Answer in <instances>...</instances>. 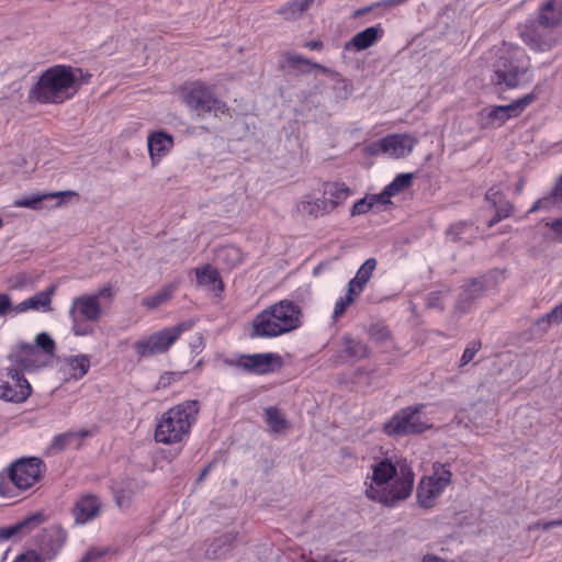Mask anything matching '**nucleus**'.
<instances>
[{"label": "nucleus", "instance_id": "nucleus-37", "mask_svg": "<svg viewBox=\"0 0 562 562\" xmlns=\"http://www.w3.org/2000/svg\"><path fill=\"white\" fill-rule=\"evenodd\" d=\"M115 550L109 546H94L89 548L79 562H103L106 558L112 557Z\"/></svg>", "mask_w": 562, "mask_h": 562}, {"label": "nucleus", "instance_id": "nucleus-61", "mask_svg": "<svg viewBox=\"0 0 562 562\" xmlns=\"http://www.w3.org/2000/svg\"><path fill=\"white\" fill-rule=\"evenodd\" d=\"M373 8L397 7L395 0H383L372 4Z\"/></svg>", "mask_w": 562, "mask_h": 562}, {"label": "nucleus", "instance_id": "nucleus-57", "mask_svg": "<svg viewBox=\"0 0 562 562\" xmlns=\"http://www.w3.org/2000/svg\"><path fill=\"white\" fill-rule=\"evenodd\" d=\"M557 526H562V519L541 521L537 524V527L543 530H548Z\"/></svg>", "mask_w": 562, "mask_h": 562}, {"label": "nucleus", "instance_id": "nucleus-11", "mask_svg": "<svg viewBox=\"0 0 562 562\" xmlns=\"http://www.w3.org/2000/svg\"><path fill=\"white\" fill-rule=\"evenodd\" d=\"M416 143L417 138L412 134H390L367 144L364 151L372 156L383 155L387 158L400 159L408 156Z\"/></svg>", "mask_w": 562, "mask_h": 562}, {"label": "nucleus", "instance_id": "nucleus-8", "mask_svg": "<svg viewBox=\"0 0 562 562\" xmlns=\"http://www.w3.org/2000/svg\"><path fill=\"white\" fill-rule=\"evenodd\" d=\"M192 321L182 322L176 326L165 327L158 331L142 336L133 342L132 349L138 359L149 358L167 352L179 337L193 327Z\"/></svg>", "mask_w": 562, "mask_h": 562}, {"label": "nucleus", "instance_id": "nucleus-55", "mask_svg": "<svg viewBox=\"0 0 562 562\" xmlns=\"http://www.w3.org/2000/svg\"><path fill=\"white\" fill-rule=\"evenodd\" d=\"M180 378H181L180 373H175V372L165 373L159 379V385L167 386L171 382L180 380Z\"/></svg>", "mask_w": 562, "mask_h": 562}, {"label": "nucleus", "instance_id": "nucleus-31", "mask_svg": "<svg viewBox=\"0 0 562 562\" xmlns=\"http://www.w3.org/2000/svg\"><path fill=\"white\" fill-rule=\"evenodd\" d=\"M539 22L543 26H554L562 22V0H549L540 10Z\"/></svg>", "mask_w": 562, "mask_h": 562}, {"label": "nucleus", "instance_id": "nucleus-43", "mask_svg": "<svg viewBox=\"0 0 562 562\" xmlns=\"http://www.w3.org/2000/svg\"><path fill=\"white\" fill-rule=\"evenodd\" d=\"M33 346L36 347L42 353H45L47 359L52 361L55 353L56 344L50 335L45 331L40 333L36 335L35 345Z\"/></svg>", "mask_w": 562, "mask_h": 562}, {"label": "nucleus", "instance_id": "nucleus-42", "mask_svg": "<svg viewBox=\"0 0 562 562\" xmlns=\"http://www.w3.org/2000/svg\"><path fill=\"white\" fill-rule=\"evenodd\" d=\"M412 180V173H401L396 176L394 180L385 187V194L391 195V198L397 195L411 186Z\"/></svg>", "mask_w": 562, "mask_h": 562}, {"label": "nucleus", "instance_id": "nucleus-41", "mask_svg": "<svg viewBox=\"0 0 562 562\" xmlns=\"http://www.w3.org/2000/svg\"><path fill=\"white\" fill-rule=\"evenodd\" d=\"M359 296H360V294H355L351 291V288H349L347 285V292H346L345 296L339 297L335 303L334 311H333L334 321H337L338 318H340L346 313L347 308L349 306H351Z\"/></svg>", "mask_w": 562, "mask_h": 562}, {"label": "nucleus", "instance_id": "nucleus-2", "mask_svg": "<svg viewBox=\"0 0 562 562\" xmlns=\"http://www.w3.org/2000/svg\"><path fill=\"white\" fill-rule=\"evenodd\" d=\"M90 75L83 79L82 70L65 65L46 69L30 91V99L44 104H59L71 99L80 83L88 82Z\"/></svg>", "mask_w": 562, "mask_h": 562}, {"label": "nucleus", "instance_id": "nucleus-26", "mask_svg": "<svg viewBox=\"0 0 562 562\" xmlns=\"http://www.w3.org/2000/svg\"><path fill=\"white\" fill-rule=\"evenodd\" d=\"M495 414L494 407L485 402H479L472 405L469 423H465V427H472L477 434L481 430L490 427V422L493 419Z\"/></svg>", "mask_w": 562, "mask_h": 562}, {"label": "nucleus", "instance_id": "nucleus-50", "mask_svg": "<svg viewBox=\"0 0 562 562\" xmlns=\"http://www.w3.org/2000/svg\"><path fill=\"white\" fill-rule=\"evenodd\" d=\"M74 435L71 432L60 434L54 437L50 449L53 451H60L65 449L70 440L72 439Z\"/></svg>", "mask_w": 562, "mask_h": 562}, {"label": "nucleus", "instance_id": "nucleus-49", "mask_svg": "<svg viewBox=\"0 0 562 562\" xmlns=\"http://www.w3.org/2000/svg\"><path fill=\"white\" fill-rule=\"evenodd\" d=\"M480 348H481V342L471 341L467 346V348L464 349V351L461 356L460 366L463 367V366H467L469 362H471L473 360V358L475 357V355L477 353V351L480 350Z\"/></svg>", "mask_w": 562, "mask_h": 562}, {"label": "nucleus", "instance_id": "nucleus-38", "mask_svg": "<svg viewBox=\"0 0 562 562\" xmlns=\"http://www.w3.org/2000/svg\"><path fill=\"white\" fill-rule=\"evenodd\" d=\"M71 323V331L75 336H90L94 333L93 322L88 318L80 317L77 314H68Z\"/></svg>", "mask_w": 562, "mask_h": 562}, {"label": "nucleus", "instance_id": "nucleus-7", "mask_svg": "<svg viewBox=\"0 0 562 562\" xmlns=\"http://www.w3.org/2000/svg\"><path fill=\"white\" fill-rule=\"evenodd\" d=\"M179 93L186 106L199 116L207 113L220 115L227 111L226 103L217 98L213 89L203 81L188 82L179 89Z\"/></svg>", "mask_w": 562, "mask_h": 562}, {"label": "nucleus", "instance_id": "nucleus-48", "mask_svg": "<svg viewBox=\"0 0 562 562\" xmlns=\"http://www.w3.org/2000/svg\"><path fill=\"white\" fill-rule=\"evenodd\" d=\"M374 207L371 199L369 195H367L366 198L363 199H360L359 201H357L353 205H352V209H351V215L352 216H358V215H362V214H366L368 213L369 211H371L372 209Z\"/></svg>", "mask_w": 562, "mask_h": 562}, {"label": "nucleus", "instance_id": "nucleus-44", "mask_svg": "<svg viewBox=\"0 0 562 562\" xmlns=\"http://www.w3.org/2000/svg\"><path fill=\"white\" fill-rule=\"evenodd\" d=\"M47 535H48V538L53 540L52 552L46 551L45 547H43L42 550L47 555V558L50 559V558H54L57 554V552L61 549V547L64 546L65 540H66V535L61 530L56 529V528H52V529L47 530Z\"/></svg>", "mask_w": 562, "mask_h": 562}, {"label": "nucleus", "instance_id": "nucleus-27", "mask_svg": "<svg viewBox=\"0 0 562 562\" xmlns=\"http://www.w3.org/2000/svg\"><path fill=\"white\" fill-rule=\"evenodd\" d=\"M350 195V189L339 181L326 182L323 186V200L329 211L333 212L342 204Z\"/></svg>", "mask_w": 562, "mask_h": 562}, {"label": "nucleus", "instance_id": "nucleus-10", "mask_svg": "<svg viewBox=\"0 0 562 562\" xmlns=\"http://www.w3.org/2000/svg\"><path fill=\"white\" fill-rule=\"evenodd\" d=\"M426 405L417 404L401 409L384 424V432L389 436H403L419 434L432 426L431 419L427 416Z\"/></svg>", "mask_w": 562, "mask_h": 562}, {"label": "nucleus", "instance_id": "nucleus-22", "mask_svg": "<svg viewBox=\"0 0 562 562\" xmlns=\"http://www.w3.org/2000/svg\"><path fill=\"white\" fill-rule=\"evenodd\" d=\"M68 314H77L88 321L98 322L103 315V310L95 296L83 294L72 299Z\"/></svg>", "mask_w": 562, "mask_h": 562}, {"label": "nucleus", "instance_id": "nucleus-15", "mask_svg": "<svg viewBox=\"0 0 562 562\" xmlns=\"http://www.w3.org/2000/svg\"><path fill=\"white\" fill-rule=\"evenodd\" d=\"M77 196V193L71 190L56 191V192H36L22 195L14 200L15 207H24L33 211H41L43 209H55L64 204L65 198Z\"/></svg>", "mask_w": 562, "mask_h": 562}, {"label": "nucleus", "instance_id": "nucleus-40", "mask_svg": "<svg viewBox=\"0 0 562 562\" xmlns=\"http://www.w3.org/2000/svg\"><path fill=\"white\" fill-rule=\"evenodd\" d=\"M345 352L355 359H363L369 356L368 346L359 340L352 339L350 337L344 338Z\"/></svg>", "mask_w": 562, "mask_h": 562}, {"label": "nucleus", "instance_id": "nucleus-9", "mask_svg": "<svg viewBox=\"0 0 562 562\" xmlns=\"http://www.w3.org/2000/svg\"><path fill=\"white\" fill-rule=\"evenodd\" d=\"M452 482V472L447 463L436 462L432 471L424 475L416 491L417 502L423 508H432L438 498L445 493Z\"/></svg>", "mask_w": 562, "mask_h": 562}, {"label": "nucleus", "instance_id": "nucleus-39", "mask_svg": "<svg viewBox=\"0 0 562 562\" xmlns=\"http://www.w3.org/2000/svg\"><path fill=\"white\" fill-rule=\"evenodd\" d=\"M5 284L10 290L32 289L35 285V279L29 273L21 271L7 278Z\"/></svg>", "mask_w": 562, "mask_h": 562}, {"label": "nucleus", "instance_id": "nucleus-59", "mask_svg": "<svg viewBox=\"0 0 562 562\" xmlns=\"http://www.w3.org/2000/svg\"><path fill=\"white\" fill-rule=\"evenodd\" d=\"M192 349L198 352L204 348L203 337L201 335H196L195 340L191 344Z\"/></svg>", "mask_w": 562, "mask_h": 562}, {"label": "nucleus", "instance_id": "nucleus-14", "mask_svg": "<svg viewBox=\"0 0 562 562\" xmlns=\"http://www.w3.org/2000/svg\"><path fill=\"white\" fill-rule=\"evenodd\" d=\"M8 359L11 366L18 368L22 373L45 368L50 362L45 353H42L33 345L25 342L14 346L8 355Z\"/></svg>", "mask_w": 562, "mask_h": 562}, {"label": "nucleus", "instance_id": "nucleus-17", "mask_svg": "<svg viewBox=\"0 0 562 562\" xmlns=\"http://www.w3.org/2000/svg\"><path fill=\"white\" fill-rule=\"evenodd\" d=\"M240 367L248 372L266 374L279 370L282 367L280 355L273 352L254 353L240 359Z\"/></svg>", "mask_w": 562, "mask_h": 562}, {"label": "nucleus", "instance_id": "nucleus-29", "mask_svg": "<svg viewBox=\"0 0 562 562\" xmlns=\"http://www.w3.org/2000/svg\"><path fill=\"white\" fill-rule=\"evenodd\" d=\"M378 261L375 258L367 259L357 270L356 276L348 282V286L355 294L363 292L367 283L370 281L376 268Z\"/></svg>", "mask_w": 562, "mask_h": 562}, {"label": "nucleus", "instance_id": "nucleus-6", "mask_svg": "<svg viewBox=\"0 0 562 562\" xmlns=\"http://www.w3.org/2000/svg\"><path fill=\"white\" fill-rule=\"evenodd\" d=\"M529 58L525 50L514 44L504 43L495 52L491 81L495 86L514 89L528 81Z\"/></svg>", "mask_w": 562, "mask_h": 562}, {"label": "nucleus", "instance_id": "nucleus-56", "mask_svg": "<svg viewBox=\"0 0 562 562\" xmlns=\"http://www.w3.org/2000/svg\"><path fill=\"white\" fill-rule=\"evenodd\" d=\"M13 562H40V560L34 552H27L18 557Z\"/></svg>", "mask_w": 562, "mask_h": 562}, {"label": "nucleus", "instance_id": "nucleus-12", "mask_svg": "<svg viewBox=\"0 0 562 562\" xmlns=\"http://www.w3.org/2000/svg\"><path fill=\"white\" fill-rule=\"evenodd\" d=\"M536 100V94L529 93L506 105L488 106L480 111L479 123L482 128H497L512 117L518 116Z\"/></svg>", "mask_w": 562, "mask_h": 562}, {"label": "nucleus", "instance_id": "nucleus-23", "mask_svg": "<svg viewBox=\"0 0 562 562\" xmlns=\"http://www.w3.org/2000/svg\"><path fill=\"white\" fill-rule=\"evenodd\" d=\"M384 35V29L381 24L367 27L366 30L358 32L353 37L345 43L344 50H364L378 43Z\"/></svg>", "mask_w": 562, "mask_h": 562}, {"label": "nucleus", "instance_id": "nucleus-30", "mask_svg": "<svg viewBox=\"0 0 562 562\" xmlns=\"http://www.w3.org/2000/svg\"><path fill=\"white\" fill-rule=\"evenodd\" d=\"M519 34L522 41L532 49L544 52L552 46L551 42L542 38V35L538 33L533 22L520 25Z\"/></svg>", "mask_w": 562, "mask_h": 562}, {"label": "nucleus", "instance_id": "nucleus-16", "mask_svg": "<svg viewBox=\"0 0 562 562\" xmlns=\"http://www.w3.org/2000/svg\"><path fill=\"white\" fill-rule=\"evenodd\" d=\"M45 521L42 513H34L24 519L0 528V543L19 541L37 529Z\"/></svg>", "mask_w": 562, "mask_h": 562}, {"label": "nucleus", "instance_id": "nucleus-18", "mask_svg": "<svg viewBox=\"0 0 562 562\" xmlns=\"http://www.w3.org/2000/svg\"><path fill=\"white\" fill-rule=\"evenodd\" d=\"M57 290L56 284H50L46 290L35 293L14 306V315L29 311L49 313L53 311V296Z\"/></svg>", "mask_w": 562, "mask_h": 562}, {"label": "nucleus", "instance_id": "nucleus-62", "mask_svg": "<svg viewBox=\"0 0 562 562\" xmlns=\"http://www.w3.org/2000/svg\"><path fill=\"white\" fill-rule=\"evenodd\" d=\"M212 554L215 557H220L224 554L225 550H222V548L217 544V541H215L212 546Z\"/></svg>", "mask_w": 562, "mask_h": 562}, {"label": "nucleus", "instance_id": "nucleus-54", "mask_svg": "<svg viewBox=\"0 0 562 562\" xmlns=\"http://www.w3.org/2000/svg\"><path fill=\"white\" fill-rule=\"evenodd\" d=\"M374 207L379 204L381 205H386V204H390L391 203V195H386L385 194V188L383 189L382 192L378 193V194H371L369 195Z\"/></svg>", "mask_w": 562, "mask_h": 562}, {"label": "nucleus", "instance_id": "nucleus-24", "mask_svg": "<svg viewBox=\"0 0 562 562\" xmlns=\"http://www.w3.org/2000/svg\"><path fill=\"white\" fill-rule=\"evenodd\" d=\"M295 213L301 217L317 218L329 214V211L323 198L308 193L297 200L295 203Z\"/></svg>", "mask_w": 562, "mask_h": 562}, {"label": "nucleus", "instance_id": "nucleus-45", "mask_svg": "<svg viewBox=\"0 0 562 562\" xmlns=\"http://www.w3.org/2000/svg\"><path fill=\"white\" fill-rule=\"evenodd\" d=\"M284 58H285L286 63L292 67L299 68L301 66L310 65L313 68L322 70L323 72L328 71L326 67H324L319 64H312L308 59L304 58L302 55H300L297 53H293V52L286 53L284 55Z\"/></svg>", "mask_w": 562, "mask_h": 562}, {"label": "nucleus", "instance_id": "nucleus-5", "mask_svg": "<svg viewBox=\"0 0 562 562\" xmlns=\"http://www.w3.org/2000/svg\"><path fill=\"white\" fill-rule=\"evenodd\" d=\"M199 411V402L188 400L162 413L155 428V441L162 445L184 442L196 422Z\"/></svg>", "mask_w": 562, "mask_h": 562}, {"label": "nucleus", "instance_id": "nucleus-60", "mask_svg": "<svg viewBox=\"0 0 562 562\" xmlns=\"http://www.w3.org/2000/svg\"><path fill=\"white\" fill-rule=\"evenodd\" d=\"M304 46L312 50H319L323 47V43L321 41H308L304 44Z\"/></svg>", "mask_w": 562, "mask_h": 562}, {"label": "nucleus", "instance_id": "nucleus-3", "mask_svg": "<svg viewBox=\"0 0 562 562\" xmlns=\"http://www.w3.org/2000/svg\"><path fill=\"white\" fill-rule=\"evenodd\" d=\"M302 310L290 300H281L259 314L252 321L251 337L274 338L302 326Z\"/></svg>", "mask_w": 562, "mask_h": 562}, {"label": "nucleus", "instance_id": "nucleus-4", "mask_svg": "<svg viewBox=\"0 0 562 562\" xmlns=\"http://www.w3.org/2000/svg\"><path fill=\"white\" fill-rule=\"evenodd\" d=\"M46 465L41 458L24 457L13 461L0 472V496L7 499L21 497L41 482Z\"/></svg>", "mask_w": 562, "mask_h": 562}, {"label": "nucleus", "instance_id": "nucleus-34", "mask_svg": "<svg viewBox=\"0 0 562 562\" xmlns=\"http://www.w3.org/2000/svg\"><path fill=\"white\" fill-rule=\"evenodd\" d=\"M139 491L138 485L135 482L126 481L121 487L113 490L116 505L121 509L130 507L133 496Z\"/></svg>", "mask_w": 562, "mask_h": 562}, {"label": "nucleus", "instance_id": "nucleus-25", "mask_svg": "<svg viewBox=\"0 0 562 562\" xmlns=\"http://www.w3.org/2000/svg\"><path fill=\"white\" fill-rule=\"evenodd\" d=\"M90 357L85 353L68 356L63 360L61 371L66 380L78 381L82 379L90 369Z\"/></svg>", "mask_w": 562, "mask_h": 562}, {"label": "nucleus", "instance_id": "nucleus-53", "mask_svg": "<svg viewBox=\"0 0 562 562\" xmlns=\"http://www.w3.org/2000/svg\"><path fill=\"white\" fill-rule=\"evenodd\" d=\"M14 306L11 297L5 293H0V317L8 313L14 314Z\"/></svg>", "mask_w": 562, "mask_h": 562}, {"label": "nucleus", "instance_id": "nucleus-13", "mask_svg": "<svg viewBox=\"0 0 562 562\" xmlns=\"http://www.w3.org/2000/svg\"><path fill=\"white\" fill-rule=\"evenodd\" d=\"M32 394V386L18 368L10 364L0 371V398L11 403H24Z\"/></svg>", "mask_w": 562, "mask_h": 562}, {"label": "nucleus", "instance_id": "nucleus-32", "mask_svg": "<svg viewBox=\"0 0 562 562\" xmlns=\"http://www.w3.org/2000/svg\"><path fill=\"white\" fill-rule=\"evenodd\" d=\"M178 285H179L178 281H173L169 284L164 285L154 295L144 297L142 300V305L149 310H155V308L166 304L173 297V295L178 289Z\"/></svg>", "mask_w": 562, "mask_h": 562}, {"label": "nucleus", "instance_id": "nucleus-20", "mask_svg": "<svg viewBox=\"0 0 562 562\" xmlns=\"http://www.w3.org/2000/svg\"><path fill=\"white\" fill-rule=\"evenodd\" d=\"M196 284L214 297H220L224 284L216 268L211 265L196 267L194 270Z\"/></svg>", "mask_w": 562, "mask_h": 562}, {"label": "nucleus", "instance_id": "nucleus-19", "mask_svg": "<svg viewBox=\"0 0 562 562\" xmlns=\"http://www.w3.org/2000/svg\"><path fill=\"white\" fill-rule=\"evenodd\" d=\"M147 147L153 167H156L173 147V136L164 131H156L148 135Z\"/></svg>", "mask_w": 562, "mask_h": 562}, {"label": "nucleus", "instance_id": "nucleus-46", "mask_svg": "<svg viewBox=\"0 0 562 562\" xmlns=\"http://www.w3.org/2000/svg\"><path fill=\"white\" fill-rule=\"evenodd\" d=\"M562 323V303L558 306H555L550 313L546 314L544 316H542L537 325L546 330L547 329V326H544L543 324H547L548 326L550 325H553V324H560Z\"/></svg>", "mask_w": 562, "mask_h": 562}, {"label": "nucleus", "instance_id": "nucleus-35", "mask_svg": "<svg viewBox=\"0 0 562 562\" xmlns=\"http://www.w3.org/2000/svg\"><path fill=\"white\" fill-rule=\"evenodd\" d=\"M314 0H294L282 5L278 13L285 20H295L305 12Z\"/></svg>", "mask_w": 562, "mask_h": 562}, {"label": "nucleus", "instance_id": "nucleus-36", "mask_svg": "<svg viewBox=\"0 0 562 562\" xmlns=\"http://www.w3.org/2000/svg\"><path fill=\"white\" fill-rule=\"evenodd\" d=\"M265 420L274 434H281L289 427L288 420L277 407L270 406L265 409Z\"/></svg>", "mask_w": 562, "mask_h": 562}, {"label": "nucleus", "instance_id": "nucleus-28", "mask_svg": "<svg viewBox=\"0 0 562 562\" xmlns=\"http://www.w3.org/2000/svg\"><path fill=\"white\" fill-rule=\"evenodd\" d=\"M486 200L490 201L495 209V215L488 223L490 227L512 214V203L504 199V195L498 189L491 188L486 192Z\"/></svg>", "mask_w": 562, "mask_h": 562}, {"label": "nucleus", "instance_id": "nucleus-63", "mask_svg": "<svg viewBox=\"0 0 562 562\" xmlns=\"http://www.w3.org/2000/svg\"><path fill=\"white\" fill-rule=\"evenodd\" d=\"M372 9H374L372 5L371 7H368V8H362V9H359L355 12V16H360L362 14H366L368 12H370Z\"/></svg>", "mask_w": 562, "mask_h": 562}, {"label": "nucleus", "instance_id": "nucleus-51", "mask_svg": "<svg viewBox=\"0 0 562 562\" xmlns=\"http://www.w3.org/2000/svg\"><path fill=\"white\" fill-rule=\"evenodd\" d=\"M90 295L95 296V299L98 300V303H100V304H101L102 300H105L110 303L114 299L115 290H114L113 285L106 284Z\"/></svg>", "mask_w": 562, "mask_h": 562}, {"label": "nucleus", "instance_id": "nucleus-47", "mask_svg": "<svg viewBox=\"0 0 562 562\" xmlns=\"http://www.w3.org/2000/svg\"><path fill=\"white\" fill-rule=\"evenodd\" d=\"M546 226L549 229L550 237L555 241L562 243V216L548 221Z\"/></svg>", "mask_w": 562, "mask_h": 562}, {"label": "nucleus", "instance_id": "nucleus-21", "mask_svg": "<svg viewBox=\"0 0 562 562\" xmlns=\"http://www.w3.org/2000/svg\"><path fill=\"white\" fill-rule=\"evenodd\" d=\"M101 502L98 496L92 494L81 495L77 498L71 509L77 524L83 525L99 516Z\"/></svg>", "mask_w": 562, "mask_h": 562}, {"label": "nucleus", "instance_id": "nucleus-64", "mask_svg": "<svg viewBox=\"0 0 562 562\" xmlns=\"http://www.w3.org/2000/svg\"><path fill=\"white\" fill-rule=\"evenodd\" d=\"M456 418L458 419V423L459 424H462L464 422V416H463V412H458L457 415H456Z\"/></svg>", "mask_w": 562, "mask_h": 562}, {"label": "nucleus", "instance_id": "nucleus-52", "mask_svg": "<svg viewBox=\"0 0 562 562\" xmlns=\"http://www.w3.org/2000/svg\"><path fill=\"white\" fill-rule=\"evenodd\" d=\"M484 284L482 280H473L471 281L463 290L462 295L468 297H474L479 293L484 290Z\"/></svg>", "mask_w": 562, "mask_h": 562}, {"label": "nucleus", "instance_id": "nucleus-58", "mask_svg": "<svg viewBox=\"0 0 562 562\" xmlns=\"http://www.w3.org/2000/svg\"><path fill=\"white\" fill-rule=\"evenodd\" d=\"M371 335L375 337L376 339H386L389 337V330L384 327L381 328H372Z\"/></svg>", "mask_w": 562, "mask_h": 562}, {"label": "nucleus", "instance_id": "nucleus-33", "mask_svg": "<svg viewBox=\"0 0 562 562\" xmlns=\"http://www.w3.org/2000/svg\"><path fill=\"white\" fill-rule=\"evenodd\" d=\"M560 203H562V177L558 180L551 193L537 200L528 213H535L540 210L552 211L559 207Z\"/></svg>", "mask_w": 562, "mask_h": 562}, {"label": "nucleus", "instance_id": "nucleus-1", "mask_svg": "<svg viewBox=\"0 0 562 562\" xmlns=\"http://www.w3.org/2000/svg\"><path fill=\"white\" fill-rule=\"evenodd\" d=\"M415 473L406 462L393 463L390 459L371 464L364 480V495L370 501L395 507L407 499L414 487Z\"/></svg>", "mask_w": 562, "mask_h": 562}]
</instances>
